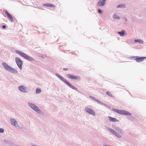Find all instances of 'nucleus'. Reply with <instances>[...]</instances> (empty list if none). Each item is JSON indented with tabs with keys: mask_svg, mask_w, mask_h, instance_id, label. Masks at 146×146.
Returning a JSON list of instances; mask_svg holds the SVG:
<instances>
[{
	"mask_svg": "<svg viewBox=\"0 0 146 146\" xmlns=\"http://www.w3.org/2000/svg\"><path fill=\"white\" fill-rule=\"evenodd\" d=\"M112 110L114 111L121 115H132L131 113L125 110H120L114 108L112 109Z\"/></svg>",
	"mask_w": 146,
	"mask_h": 146,
	"instance_id": "obj_5",
	"label": "nucleus"
},
{
	"mask_svg": "<svg viewBox=\"0 0 146 146\" xmlns=\"http://www.w3.org/2000/svg\"><path fill=\"white\" fill-rule=\"evenodd\" d=\"M125 5L123 4H120L117 5V8H123L125 7Z\"/></svg>",
	"mask_w": 146,
	"mask_h": 146,
	"instance_id": "obj_21",
	"label": "nucleus"
},
{
	"mask_svg": "<svg viewBox=\"0 0 146 146\" xmlns=\"http://www.w3.org/2000/svg\"><path fill=\"white\" fill-rule=\"evenodd\" d=\"M89 97H90V98H92V99H93V98H94V97H92V96H89Z\"/></svg>",
	"mask_w": 146,
	"mask_h": 146,
	"instance_id": "obj_33",
	"label": "nucleus"
},
{
	"mask_svg": "<svg viewBox=\"0 0 146 146\" xmlns=\"http://www.w3.org/2000/svg\"><path fill=\"white\" fill-rule=\"evenodd\" d=\"M106 94L108 96L112 97V95L111 94L110 92L108 91L106 92Z\"/></svg>",
	"mask_w": 146,
	"mask_h": 146,
	"instance_id": "obj_25",
	"label": "nucleus"
},
{
	"mask_svg": "<svg viewBox=\"0 0 146 146\" xmlns=\"http://www.w3.org/2000/svg\"><path fill=\"white\" fill-rule=\"evenodd\" d=\"M113 17L114 19H120V17L118 16L116 14H114L113 16Z\"/></svg>",
	"mask_w": 146,
	"mask_h": 146,
	"instance_id": "obj_22",
	"label": "nucleus"
},
{
	"mask_svg": "<svg viewBox=\"0 0 146 146\" xmlns=\"http://www.w3.org/2000/svg\"><path fill=\"white\" fill-rule=\"evenodd\" d=\"M107 129L108 130V131H109V130H110V129H110V128L109 127H107Z\"/></svg>",
	"mask_w": 146,
	"mask_h": 146,
	"instance_id": "obj_32",
	"label": "nucleus"
},
{
	"mask_svg": "<svg viewBox=\"0 0 146 146\" xmlns=\"http://www.w3.org/2000/svg\"><path fill=\"white\" fill-rule=\"evenodd\" d=\"M15 60L16 63L20 70L22 68L23 62L22 60L19 58L16 57L15 58Z\"/></svg>",
	"mask_w": 146,
	"mask_h": 146,
	"instance_id": "obj_6",
	"label": "nucleus"
},
{
	"mask_svg": "<svg viewBox=\"0 0 146 146\" xmlns=\"http://www.w3.org/2000/svg\"><path fill=\"white\" fill-rule=\"evenodd\" d=\"M132 117H129L128 118V119H129L130 120H132Z\"/></svg>",
	"mask_w": 146,
	"mask_h": 146,
	"instance_id": "obj_29",
	"label": "nucleus"
},
{
	"mask_svg": "<svg viewBox=\"0 0 146 146\" xmlns=\"http://www.w3.org/2000/svg\"><path fill=\"white\" fill-rule=\"evenodd\" d=\"M18 89L20 91L24 93H28V89L27 87L23 85H21L18 87Z\"/></svg>",
	"mask_w": 146,
	"mask_h": 146,
	"instance_id": "obj_8",
	"label": "nucleus"
},
{
	"mask_svg": "<svg viewBox=\"0 0 146 146\" xmlns=\"http://www.w3.org/2000/svg\"><path fill=\"white\" fill-rule=\"evenodd\" d=\"M4 132V129L3 128H0V133H3Z\"/></svg>",
	"mask_w": 146,
	"mask_h": 146,
	"instance_id": "obj_28",
	"label": "nucleus"
},
{
	"mask_svg": "<svg viewBox=\"0 0 146 146\" xmlns=\"http://www.w3.org/2000/svg\"><path fill=\"white\" fill-rule=\"evenodd\" d=\"M85 110L87 113H88L90 114H92L93 115H96L95 112L91 109L86 108L85 109Z\"/></svg>",
	"mask_w": 146,
	"mask_h": 146,
	"instance_id": "obj_10",
	"label": "nucleus"
},
{
	"mask_svg": "<svg viewBox=\"0 0 146 146\" xmlns=\"http://www.w3.org/2000/svg\"><path fill=\"white\" fill-rule=\"evenodd\" d=\"M135 42H139L140 44H143V41L141 39H135L134 40Z\"/></svg>",
	"mask_w": 146,
	"mask_h": 146,
	"instance_id": "obj_18",
	"label": "nucleus"
},
{
	"mask_svg": "<svg viewBox=\"0 0 146 146\" xmlns=\"http://www.w3.org/2000/svg\"><path fill=\"white\" fill-rule=\"evenodd\" d=\"M2 28L3 29H5L6 28V26L5 25H3L2 26Z\"/></svg>",
	"mask_w": 146,
	"mask_h": 146,
	"instance_id": "obj_30",
	"label": "nucleus"
},
{
	"mask_svg": "<svg viewBox=\"0 0 146 146\" xmlns=\"http://www.w3.org/2000/svg\"><path fill=\"white\" fill-rule=\"evenodd\" d=\"M114 129L118 131L120 133H123V130L119 127H115L114 128Z\"/></svg>",
	"mask_w": 146,
	"mask_h": 146,
	"instance_id": "obj_15",
	"label": "nucleus"
},
{
	"mask_svg": "<svg viewBox=\"0 0 146 146\" xmlns=\"http://www.w3.org/2000/svg\"><path fill=\"white\" fill-rule=\"evenodd\" d=\"M41 92V90L40 88H37L36 90V94H40Z\"/></svg>",
	"mask_w": 146,
	"mask_h": 146,
	"instance_id": "obj_19",
	"label": "nucleus"
},
{
	"mask_svg": "<svg viewBox=\"0 0 146 146\" xmlns=\"http://www.w3.org/2000/svg\"><path fill=\"white\" fill-rule=\"evenodd\" d=\"M63 70H68L67 68H63Z\"/></svg>",
	"mask_w": 146,
	"mask_h": 146,
	"instance_id": "obj_31",
	"label": "nucleus"
},
{
	"mask_svg": "<svg viewBox=\"0 0 146 146\" xmlns=\"http://www.w3.org/2000/svg\"><path fill=\"white\" fill-rule=\"evenodd\" d=\"M114 135H115L116 136H117V137H118V138H120L121 137V136L119 135L118 133L117 132H115V133L114 134Z\"/></svg>",
	"mask_w": 146,
	"mask_h": 146,
	"instance_id": "obj_23",
	"label": "nucleus"
},
{
	"mask_svg": "<svg viewBox=\"0 0 146 146\" xmlns=\"http://www.w3.org/2000/svg\"><path fill=\"white\" fill-rule=\"evenodd\" d=\"M16 52L29 61L33 63H35L36 62V60L35 59L21 51L16 50Z\"/></svg>",
	"mask_w": 146,
	"mask_h": 146,
	"instance_id": "obj_1",
	"label": "nucleus"
},
{
	"mask_svg": "<svg viewBox=\"0 0 146 146\" xmlns=\"http://www.w3.org/2000/svg\"><path fill=\"white\" fill-rule=\"evenodd\" d=\"M10 121L13 125H14L15 127H18L19 125L18 123L15 119H10Z\"/></svg>",
	"mask_w": 146,
	"mask_h": 146,
	"instance_id": "obj_13",
	"label": "nucleus"
},
{
	"mask_svg": "<svg viewBox=\"0 0 146 146\" xmlns=\"http://www.w3.org/2000/svg\"><path fill=\"white\" fill-rule=\"evenodd\" d=\"M108 117L110 121H111L115 122L117 121H118V120L115 118L112 117L110 116H108Z\"/></svg>",
	"mask_w": 146,
	"mask_h": 146,
	"instance_id": "obj_17",
	"label": "nucleus"
},
{
	"mask_svg": "<svg viewBox=\"0 0 146 146\" xmlns=\"http://www.w3.org/2000/svg\"><path fill=\"white\" fill-rule=\"evenodd\" d=\"M28 105L30 108L36 111L37 113L42 115L44 114V112L41 111L38 107L36 106L34 104L29 102L28 103Z\"/></svg>",
	"mask_w": 146,
	"mask_h": 146,
	"instance_id": "obj_3",
	"label": "nucleus"
},
{
	"mask_svg": "<svg viewBox=\"0 0 146 146\" xmlns=\"http://www.w3.org/2000/svg\"><path fill=\"white\" fill-rule=\"evenodd\" d=\"M93 98L92 100H93L94 101H96L97 102H98L100 104H102V102H101L100 101L98 100L97 98H95L94 97V98Z\"/></svg>",
	"mask_w": 146,
	"mask_h": 146,
	"instance_id": "obj_20",
	"label": "nucleus"
},
{
	"mask_svg": "<svg viewBox=\"0 0 146 146\" xmlns=\"http://www.w3.org/2000/svg\"><path fill=\"white\" fill-rule=\"evenodd\" d=\"M4 11L5 14L7 15L8 18L10 19L11 22H13L14 21L12 15L7 10H4Z\"/></svg>",
	"mask_w": 146,
	"mask_h": 146,
	"instance_id": "obj_11",
	"label": "nucleus"
},
{
	"mask_svg": "<svg viewBox=\"0 0 146 146\" xmlns=\"http://www.w3.org/2000/svg\"><path fill=\"white\" fill-rule=\"evenodd\" d=\"M42 5L44 6L48 7H52L54 8L55 7V5L52 4H51L49 3H44L42 4Z\"/></svg>",
	"mask_w": 146,
	"mask_h": 146,
	"instance_id": "obj_14",
	"label": "nucleus"
},
{
	"mask_svg": "<svg viewBox=\"0 0 146 146\" xmlns=\"http://www.w3.org/2000/svg\"><path fill=\"white\" fill-rule=\"evenodd\" d=\"M126 31L122 30L121 31H118L117 33L121 36H123L125 35Z\"/></svg>",
	"mask_w": 146,
	"mask_h": 146,
	"instance_id": "obj_16",
	"label": "nucleus"
},
{
	"mask_svg": "<svg viewBox=\"0 0 146 146\" xmlns=\"http://www.w3.org/2000/svg\"><path fill=\"white\" fill-rule=\"evenodd\" d=\"M131 58H136L135 59L137 62L143 61L146 58V57H140L138 56H132Z\"/></svg>",
	"mask_w": 146,
	"mask_h": 146,
	"instance_id": "obj_9",
	"label": "nucleus"
},
{
	"mask_svg": "<svg viewBox=\"0 0 146 146\" xmlns=\"http://www.w3.org/2000/svg\"><path fill=\"white\" fill-rule=\"evenodd\" d=\"M107 0H99L98 2L97 5L98 6H103L105 4V2Z\"/></svg>",
	"mask_w": 146,
	"mask_h": 146,
	"instance_id": "obj_12",
	"label": "nucleus"
},
{
	"mask_svg": "<svg viewBox=\"0 0 146 146\" xmlns=\"http://www.w3.org/2000/svg\"><path fill=\"white\" fill-rule=\"evenodd\" d=\"M124 20L126 21H127V19L126 18H124Z\"/></svg>",
	"mask_w": 146,
	"mask_h": 146,
	"instance_id": "obj_34",
	"label": "nucleus"
},
{
	"mask_svg": "<svg viewBox=\"0 0 146 146\" xmlns=\"http://www.w3.org/2000/svg\"><path fill=\"white\" fill-rule=\"evenodd\" d=\"M55 75L59 79H60L61 81L63 82L69 87L74 90H77V88H76L72 85L68 81L66 80L65 79H64L60 74L57 73H56L55 74Z\"/></svg>",
	"mask_w": 146,
	"mask_h": 146,
	"instance_id": "obj_2",
	"label": "nucleus"
},
{
	"mask_svg": "<svg viewBox=\"0 0 146 146\" xmlns=\"http://www.w3.org/2000/svg\"><path fill=\"white\" fill-rule=\"evenodd\" d=\"M98 13L101 14H102V13H103V12H102V11L100 9H98Z\"/></svg>",
	"mask_w": 146,
	"mask_h": 146,
	"instance_id": "obj_27",
	"label": "nucleus"
},
{
	"mask_svg": "<svg viewBox=\"0 0 146 146\" xmlns=\"http://www.w3.org/2000/svg\"><path fill=\"white\" fill-rule=\"evenodd\" d=\"M6 142V141L5 140L4 141V142Z\"/></svg>",
	"mask_w": 146,
	"mask_h": 146,
	"instance_id": "obj_35",
	"label": "nucleus"
},
{
	"mask_svg": "<svg viewBox=\"0 0 146 146\" xmlns=\"http://www.w3.org/2000/svg\"><path fill=\"white\" fill-rule=\"evenodd\" d=\"M66 76L67 77L73 80H77L80 79L81 78L79 76H75L70 74H67L66 75Z\"/></svg>",
	"mask_w": 146,
	"mask_h": 146,
	"instance_id": "obj_7",
	"label": "nucleus"
},
{
	"mask_svg": "<svg viewBox=\"0 0 146 146\" xmlns=\"http://www.w3.org/2000/svg\"><path fill=\"white\" fill-rule=\"evenodd\" d=\"M116 131H114L113 130L111 129L110 130V132L111 133H113V134L114 135Z\"/></svg>",
	"mask_w": 146,
	"mask_h": 146,
	"instance_id": "obj_26",
	"label": "nucleus"
},
{
	"mask_svg": "<svg viewBox=\"0 0 146 146\" xmlns=\"http://www.w3.org/2000/svg\"><path fill=\"white\" fill-rule=\"evenodd\" d=\"M2 65L5 68L7 71L12 73L17 74V71L14 68L10 66L7 63L5 62L2 63Z\"/></svg>",
	"mask_w": 146,
	"mask_h": 146,
	"instance_id": "obj_4",
	"label": "nucleus"
},
{
	"mask_svg": "<svg viewBox=\"0 0 146 146\" xmlns=\"http://www.w3.org/2000/svg\"><path fill=\"white\" fill-rule=\"evenodd\" d=\"M100 104L104 105L105 107L108 108V109H110V106L106 104H104L102 102V104Z\"/></svg>",
	"mask_w": 146,
	"mask_h": 146,
	"instance_id": "obj_24",
	"label": "nucleus"
}]
</instances>
